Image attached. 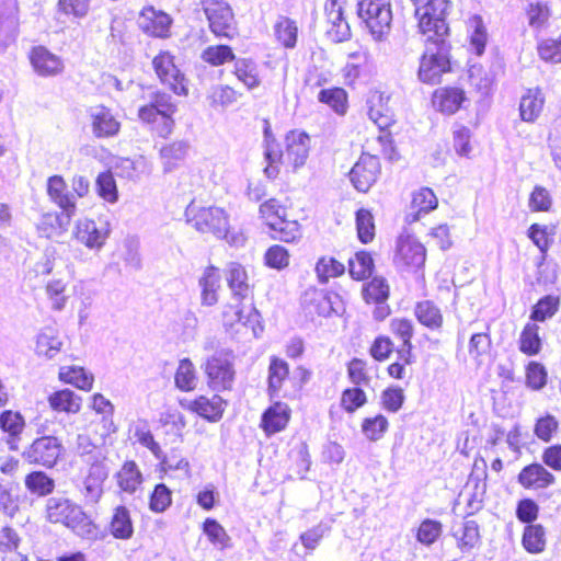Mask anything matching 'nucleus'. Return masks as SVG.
Here are the masks:
<instances>
[{"instance_id": "f257e3e1", "label": "nucleus", "mask_w": 561, "mask_h": 561, "mask_svg": "<svg viewBox=\"0 0 561 561\" xmlns=\"http://www.w3.org/2000/svg\"><path fill=\"white\" fill-rule=\"evenodd\" d=\"M420 34L425 37L424 51L420 57L419 79L426 84H437L443 75L453 70L451 45L448 41L447 16L451 9L450 0H410Z\"/></svg>"}, {"instance_id": "f03ea898", "label": "nucleus", "mask_w": 561, "mask_h": 561, "mask_svg": "<svg viewBox=\"0 0 561 561\" xmlns=\"http://www.w3.org/2000/svg\"><path fill=\"white\" fill-rule=\"evenodd\" d=\"M225 279L236 304H226L220 312V321L226 331L238 332L240 328L251 329L256 334L261 327V313L254 304V284L243 264L230 262L225 271Z\"/></svg>"}, {"instance_id": "7ed1b4c3", "label": "nucleus", "mask_w": 561, "mask_h": 561, "mask_svg": "<svg viewBox=\"0 0 561 561\" xmlns=\"http://www.w3.org/2000/svg\"><path fill=\"white\" fill-rule=\"evenodd\" d=\"M176 112L178 103L171 94L156 90L150 101L138 107L137 117L141 124L148 126L153 138L168 139L175 127Z\"/></svg>"}, {"instance_id": "20e7f679", "label": "nucleus", "mask_w": 561, "mask_h": 561, "mask_svg": "<svg viewBox=\"0 0 561 561\" xmlns=\"http://www.w3.org/2000/svg\"><path fill=\"white\" fill-rule=\"evenodd\" d=\"M310 138L308 134L300 130H290L284 139V147L266 152L267 164L264 172L268 179H276L279 174V167L286 165L291 170L302 167L309 154Z\"/></svg>"}, {"instance_id": "39448f33", "label": "nucleus", "mask_w": 561, "mask_h": 561, "mask_svg": "<svg viewBox=\"0 0 561 561\" xmlns=\"http://www.w3.org/2000/svg\"><path fill=\"white\" fill-rule=\"evenodd\" d=\"M185 218L186 222L201 233L211 234L228 242L237 240L230 215L222 207L201 206L191 202L186 206Z\"/></svg>"}, {"instance_id": "423d86ee", "label": "nucleus", "mask_w": 561, "mask_h": 561, "mask_svg": "<svg viewBox=\"0 0 561 561\" xmlns=\"http://www.w3.org/2000/svg\"><path fill=\"white\" fill-rule=\"evenodd\" d=\"M368 116L379 129L378 140L392 147L394 137L399 136L403 126L398 121L390 104V95L382 91H370L367 98Z\"/></svg>"}, {"instance_id": "0eeeda50", "label": "nucleus", "mask_w": 561, "mask_h": 561, "mask_svg": "<svg viewBox=\"0 0 561 561\" xmlns=\"http://www.w3.org/2000/svg\"><path fill=\"white\" fill-rule=\"evenodd\" d=\"M296 371L299 375L298 380L290 376L289 364L285 359L278 356H271L267 368L268 397L271 399L277 397L289 398L290 390L293 392L300 391L302 386L310 379L311 371L304 366H298Z\"/></svg>"}, {"instance_id": "6e6552de", "label": "nucleus", "mask_w": 561, "mask_h": 561, "mask_svg": "<svg viewBox=\"0 0 561 561\" xmlns=\"http://www.w3.org/2000/svg\"><path fill=\"white\" fill-rule=\"evenodd\" d=\"M203 373L209 390L217 393L231 392L237 380L233 352L219 351L208 356L203 364Z\"/></svg>"}, {"instance_id": "1a4fd4ad", "label": "nucleus", "mask_w": 561, "mask_h": 561, "mask_svg": "<svg viewBox=\"0 0 561 561\" xmlns=\"http://www.w3.org/2000/svg\"><path fill=\"white\" fill-rule=\"evenodd\" d=\"M152 70L159 82L176 96L188 95V80L176 62V56L168 50H159L151 60Z\"/></svg>"}, {"instance_id": "9d476101", "label": "nucleus", "mask_w": 561, "mask_h": 561, "mask_svg": "<svg viewBox=\"0 0 561 561\" xmlns=\"http://www.w3.org/2000/svg\"><path fill=\"white\" fill-rule=\"evenodd\" d=\"M45 518L51 524H60L73 531L85 530L91 525L83 508L66 497H49L45 504Z\"/></svg>"}, {"instance_id": "9b49d317", "label": "nucleus", "mask_w": 561, "mask_h": 561, "mask_svg": "<svg viewBox=\"0 0 561 561\" xmlns=\"http://www.w3.org/2000/svg\"><path fill=\"white\" fill-rule=\"evenodd\" d=\"M392 260L399 268L416 272L425 265L426 248L413 233L403 231L397 237Z\"/></svg>"}, {"instance_id": "f8f14e48", "label": "nucleus", "mask_w": 561, "mask_h": 561, "mask_svg": "<svg viewBox=\"0 0 561 561\" xmlns=\"http://www.w3.org/2000/svg\"><path fill=\"white\" fill-rule=\"evenodd\" d=\"M357 15L375 38L390 31L392 12L389 0H358Z\"/></svg>"}, {"instance_id": "ddd939ff", "label": "nucleus", "mask_w": 561, "mask_h": 561, "mask_svg": "<svg viewBox=\"0 0 561 561\" xmlns=\"http://www.w3.org/2000/svg\"><path fill=\"white\" fill-rule=\"evenodd\" d=\"M203 10L210 32L218 38L232 39L238 34L237 22L230 4L224 0H205Z\"/></svg>"}, {"instance_id": "4468645a", "label": "nucleus", "mask_w": 561, "mask_h": 561, "mask_svg": "<svg viewBox=\"0 0 561 561\" xmlns=\"http://www.w3.org/2000/svg\"><path fill=\"white\" fill-rule=\"evenodd\" d=\"M62 455L61 442L53 435L35 438L22 453L23 459L33 466L51 469Z\"/></svg>"}, {"instance_id": "2eb2a0df", "label": "nucleus", "mask_w": 561, "mask_h": 561, "mask_svg": "<svg viewBox=\"0 0 561 561\" xmlns=\"http://www.w3.org/2000/svg\"><path fill=\"white\" fill-rule=\"evenodd\" d=\"M137 27L150 38L167 39L171 36L172 16L152 4L144 5L137 16Z\"/></svg>"}, {"instance_id": "dca6fc26", "label": "nucleus", "mask_w": 561, "mask_h": 561, "mask_svg": "<svg viewBox=\"0 0 561 561\" xmlns=\"http://www.w3.org/2000/svg\"><path fill=\"white\" fill-rule=\"evenodd\" d=\"M183 409L203 419L208 423H218L222 420L228 408V401L219 393L211 396L197 394L191 400H180Z\"/></svg>"}, {"instance_id": "f3484780", "label": "nucleus", "mask_w": 561, "mask_h": 561, "mask_svg": "<svg viewBox=\"0 0 561 561\" xmlns=\"http://www.w3.org/2000/svg\"><path fill=\"white\" fill-rule=\"evenodd\" d=\"M301 306L310 318L330 317L343 310V304L335 293H329L316 287L306 289L301 296Z\"/></svg>"}, {"instance_id": "a211bd4d", "label": "nucleus", "mask_w": 561, "mask_h": 561, "mask_svg": "<svg viewBox=\"0 0 561 561\" xmlns=\"http://www.w3.org/2000/svg\"><path fill=\"white\" fill-rule=\"evenodd\" d=\"M362 296L367 305H376L373 312L375 320L383 321L390 316L391 308L386 304L390 297V286L383 277H374L365 283Z\"/></svg>"}, {"instance_id": "6ab92c4d", "label": "nucleus", "mask_w": 561, "mask_h": 561, "mask_svg": "<svg viewBox=\"0 0 561 561\" xmlns=\"http://www.w3.org/2000/svg\"><path fill=\"white\" fill-rule=\"evenodd\" d=\"M556 482V476L542 462L528 463L517 474V483L528 491L545 490Z\"/></svg>"}, {"instance_id": "aec40b11", "label": "nucleus", "mask_w": 561, "mask_h": 561, "mask_svg": "<svg viewBox=\"0 0 561 561\" xmlns=\"http://www.w3.org/2000/svg\"><path fill=\"white\" fill-rule=\"evenodd\" d=\"M26 428V420L20 411L3 410L0 412V431L4 435V442L12 451L20 449L23 434Z\"/></svg>"}, {"instance_id": "412c9836", "label": "nucleus", "mask_w": 561, "mask_h": 561, "mask_svg": "<svg viewBox=\"0 0 561 561\" xmlns=\"http://www.w3.org/2000/svg\"><path fill=\"white\" fill-rule=\"evenodd\" d=\"M28 60L39 77H56L65 69L62 59L43 45L31 48Z\"/></svg>"}, {"instance_id": "4be33fe9", "label": "nucleus", "mask_w": 561, "mask_h": 561, "mask_svg": "<svg viewBox=\"0 0 561 561\" xmlns=\"http://www.w3.org/2000/svg\"><path fill=\"white\" fill-rule=\"evenodd\" d=\"M380 169L377 156L363 153L353 165V186L359 192H367L376 182Z\"/></svg>"}, {"instance_id": "5701e85b", "label": "nucleus", "mask_w": 561, "mask_h": 561, "mask_svg": "<svg viewBox=\"0 0 561 561\" xmlns=\"http://www.w3.org/2000/svg\"><path fill=\"white\" fill-rule=\"evenodd\" d=\"M291 419L290 407L282 401H275L261 415L260 427L266 436L283 432Z\"/></svg>"}, {"instance_id": "b1692460", "label": "nucleus", "mask_w": 561, "mask_h": 561, "mask_svg": "<svg viewBox=\"0 0 561 561\" xmlns=\"http://www.w3.org/2000/svg\"><path fill=\"white\" fill-rule=\"evenodd\" d=\"M73 239L87 247L88 249L102 248L108 237V230L99 227L93 219L83 218L79 219L72 231Z\"/></svg>"}, {"instance_id": "393cba45", "label": "nucleus", "mask_w": 561, "mask_h": 561, "mask_svg": "<svg viewBox=\"0 0 561 561\" xmlns=\"http://www.w3.org/2000/svg\"><path fill=\"white\" fill-rule=\"evenodd\" d=\"M201 304L206 307H214L218 304L221 291V271L214 264L207 265L199 278Z\"/></svg>"}, {"instance_id": "a878e982", "label": "nucleus", "mask_w": 561, "mask_h": 561, "mask_svg": "<svg viewBox=\"0 0 561 561\" xmlns=\"http://www.w3.org/2000/svg\"><path fill=\"white\" fill-rule=\"evenodd\" d=\"M114 479L121 493L134 495L142 489L145 482L144 473L139 465L133 460H125L115 472Z\"/></svg>"}, {"instance_id": "bb28decb", "label": "nucleus", "mask_w": 561, "mask_h": 561, "mask_svg": "<svg viewBox=\"0 0 561 561\" xmlns=\"http://www.w3.org/2000/svg\"><path fill=\"white\" fill-rule=\"evenodd\" d=\"M438 197L435 192L427 186H422L411 193L410 209L405 222L414 224L422 217L434 211L438 207Z\"/></svg>"}, {"instance_id": "cd10ccee", "label": "nucleus", "mask_w": 561, "mask_h": 561, "mask_svg": "<svg viewBox=\"0 0 561 561\" xmlns=\"http://www.w3.org/2000/svg\"><path fill=\"white\" fill-rule=\"evenodd\" d=\"M467 101L466 92L459 87H440L432 94V104L440 113L451 115L457 113Z\"/></svg>"}, {"instance_id": "c85d7f7f", "label": "nucleus", "mask_w": 561, "mask_h": 561, "mask_svg": "<svg viewBox=\"0 0 561 561\" xmlns=\"http://www.w3.org/2000/svg\"><path fill=\"white\" fill-rule=\"evenodd\" d=\"M92 133L96 138H111L121 130V122L105 105L95 106L90 113Z\"/></svg>"}, {"instance_id": "c756f323", "label": "nucleus", "mask_w": 561, "mask_h": 561, "mask_svg": "<svg viewBox=\"0 0 561 561\" xmlns=\"http://www.w3.org/2000/svg\"><path fill=\"white\" fill-rule=\"evenodd\" d=\"M46 400L54 413L65 415L78 414L83 403L82 398L69 388L54 390L47 396Z\"/></svg>"}, {"instance_id": "7c9ffc66", "label": "nucleus", "mask_w": 561, "mask_h": 561, "mask_svg": "<svg viewBox=\"0 0 561 561\" xmlns=\"http://www.w3.org/2000/svg\"><path fill=\"white\" fill-rule=\"evenodd\" d=\"M413 314L416 321L432 332H442L445 317L442 309L431 299L415 302Z\"/></svg>"}, {"instance_id": "2f4dec72", "label": "nucleus", "mask_w": 561, "mask_h": 561, "mask_svg": "<svg viewBox=\"0 0 561 561\" xmlns=\"http://www.w3.org/2000/svg\"><path fill=\"white\" fill-rule=\"evenodd\" d=\"M451 537L462 556L471 554L481 545L479 524L472 519L463 520L457 529L453 530Z\"/></svg>"}, {"instance_id": "473e14b6", "label": "nucleus", "mask_w": 561, "mask_h": 561, "mask_svg": "<svg viewBox=\"0 0 561 561\" xmlns=\"http://www.w3.org/2000/svg\"><path fill=\"white\" fill-rule=\"evenodd\" d=\"M46 192L49 199L61 210L68 211L69 215L76 214V201L68 192L67 182L61 175L55 174L47 179Z\"/></svg>"}, {"instance_id": "72a5a7b5", "label": "nucleus", "mask_w": 561, "mask_h": 561, "mask_svg": "<svg viewBox=\"0 0 561 561\" xmlns=\"http://www.w3.org/2000/svg\"><path fill=\"white\" fill-rule=\"evenodd\" d=\"M107 531L114 539L118 540H129L134 536V522L126 505L119 504L113 508Z\"/></svg>"}, {"instance_id": "f704fd0d", "label": "nucleus", "mask_w": 561, "mask_h": 561, "mask_svg": "<svg viewBox=\"0 0 561 561\" xmlns=\"http://www.w3.org/2000/svg\"><path fill=\"white\" fill-rule=\"evenodd\" d=\"M346 2L347 0H328L325 7L332 24L328 33L336 43L347 41L351 34L348 22L343 16V4Z\"/></svg>"}, {"instance_id": "c9c22d12", "label": "nucleus", "mask_w": 561, "mask_h": 561, "mask_svg": "<svg viewBox=\"0 0 561 561\" xmlns=\"http://www.w3.org/2000/svg\"><path fill=\"white\" fill-rule=\"evenodd\" d=\"M518 351L528 357L537 356L543 348V339L538 323L528 320L522 328L518 340Z\"/></svg>"}, {"instance_id": "e433bc0d", "label": "nucleus", "mask_w": 561, "mask_h": 561, "mask_svg": "<svg viewBox=\"0 0 561 561\" xmlns=\"http://www.w3.org/2000/svg\"><path fill=\"white\" fill-rule=\"evenodd\" d=\"M271 238L285 243H295L302 238V228L297 219L290 217L289 211L267 226Z\"/></svg>"}, {"instance_id": "4c0bfd02", "label": "nucleus", "mask_w": 561, "mask_h": 561, "mask_svg": "<svg viewBox=\"0 0 561 561\" xmlns=\"http://www.w3.org/2000/svg\"><path fill=\"white\" fill-rule=\"evenodd\" d=\"M231 73L249 91L257 89L262 83L259 66L250 57L237 58Z\"/></svg>"}, {"instance_id": "58836bf2", "label": "nucleus", "mask_w": 561, "mask_h": 561, "mask_svg": "<svg viewBox=\"0 0 561 561\" xmlns=\"http://www.w3.org/2000/svg\"><path fill=\"white\" fill-rule=\"evenodd\" d=\"M58 380L81 391L90 392L93 389L94 375L83 366L68 365L59 368Z\"/></svg>"}, {"instance_id": "ea45409f", "label": "nucleus", "mask_w": 561, "mask_h": 561, "mask_svg": "<svg viewBox=\"0 0 561 561\" xmlns=\"http://www.w3.org/2000/svg\"><path fill=\"white\" fill-rule=\"evenodd\" d=\"M75 215L68 211H48L42 215L36 229L41 237L53 238L64 233L71 222Z\"/></svg>"}, {"instance_id": "a19ab883", "label": "nucleus", "mask_w": 561, "mask_h": 561, "mask_svg": "<svg viewBox=\"0 0 561 561\" xmlns=\"http://www.w3.org/2000/svg\"><path fill=\"white\" fill-rule=\"evenodd\" d=\"M187 156L188 145L184 140L164 144L159 149V158L165 172H171L183 165Z\"/></svg>"}, {"instance_id": "79ce46f5", "label": "nucleus", "mask_w": 561, "mask_h": 561, "mask_svg": "<svg viewBox=\"0 0 561 561\" xmlns=\"http://www.w3.org/2000/svg\"><path fill=\"white\" fill-rule=\"evenodd\" d=\"M277 45L284 49H294L298 43L299 27L296 20L279 15L273 25Z\"/></svg>"}, {"instance_id": "37998d69", "label": "nucleus", "mask_w": 561, "mask_h": 561, "mask_svg": "<svg viewBox=\"0 0 561 561\" xmlns=\"http://www.w3.org/2000/svg\"><path fill=\"white\" fill-rule=\"evenodd\" d=\"M154 458L158 460V471L163 474L178 470L187 472L191 468L188 459L183 455L179 446H173L167 451L161 447L159 456H154Z\"/></svg>"}, {"instance_id": "c03bdc74", "label": "nucleus", "mask_w": 561, "mask_h": 561, "mask_svg": "<svg viewBox=\"0 0 561 561\" xmlns=\"http://www.w3.org/2000/svg\"><path fill=\"white\" fill-rule=\"evenodd\" d=\"M561 297L548 294L540 297L530 309L529 320L536 323H545L551 320L560 310Z\"/></svg>"}, {"instance_id": "a18cd8bd", "label": "nucleus", "mask_w": 561, "mask_h": 561, "mask_svg": "<svg viewBox=\"0 0 561 561\" xmlns=\"http://www.w3.org/2000/svg\"><path fill=\"white\" fill-rule=\"evenodd\" d=\"M524 14L528 25L535 31H541L549 25L552 9L547 1L531 0L524 8Z\"/></svg>"}, {"instance_id": "49530a36", "label": "nucleus", "mask_w": 561, "mask_h": 561, "mask_svg": "<svg viewBox=\"0 0 561 561\" xmlns=\"http://www.w3.org/2000/svg\"><path fill=\"white\" fill-rule=\"evenodd\" d=\"M198 375L194 363L188 358L179 360L174 373V386L181 392H194L197 389Z\"/></svg>"}, {"instance_id": "de8ad7c7", "label": "nucleus", "mask_w": 561, "mask_h": 561, "mask_svg": "<svg viewBox=\"0 0 561 561\" xmlns=\"http://www.w3.org/2000/svg\"><path fill=\"white\" fill-rule=\"evenodd\" d=\"M237 58L234 49L228 44L209 45L201 54L202 61L214 68L233 64Z\"/></svg>"}, {"instance_id": "09e8293b", "label": "nucleus", "mask_w": 561, "mask_h": 561, "mask_svg": "<svg viewBox=\"0 0 561 561\" xmlns=\"http://www.w3.org/2000/svg\"><path fill=\"white\" fill-rule=\"evenodd\" d=\"M242 93L230 84H217L207 94V102L214 110H224L237 103Z\"/></svg>"}, {"instance_id": "8fccbe9b", "label": "nucleus", "mask_w": 561, "mask_h": 561, "mask_svg": "<svg viewBox=\"0 0 561 561\" xmlns=\"http://www.w3.org/2000/svg\"><path fill=\"white\" fill-rule=\"evenodd\" d=\"M559 432L560 421L556 415L547 412L535 420L533 433L538 440L548 444L558 436Z\"/></svg>"}, {"instance_id": "3c124183", "label": "nucleus", "mask_w": 561, "mask_h": 561, "mask_svg": "<svg viewBox=\"0 0 561 561\" xmlns=\"http://www.w3.org/2000/svg\"><path fill=\"white\" fill-rule=\"evenodd\" d=\"M26 490L36 496L43 497L51 494L55 490V481L46 472L35 470L24 478Z\"/></svg>"}, {"instance_id": "603ef678", "label": "nucleus", "mask_w": 561, "mask_h": 561, "mask_svg": "<svg viewBox=\"0 0 561 561\" xmlns=\"http://www.w3.org/2000/svg\"><path fill=\"white\" fill-rule=\"evenodd\" d=\"M159 424L163 428L172 431L173 443L180 445L184 440L183 431L186 427V419L182 412L175 408H169L160 414Z\"/></svg>"}, {"instance_id": "864d4df0", "label": "nucleus", "mask_w": 561, "mask_h": 561, "mask_svg": "<svg viewBox=\"0 0 561 561\" xmlns=\"http://www.w3.org/2000/svg\"><path fill=\"white\" fill-rule=\"evenodd\" d=\"M173 503V492L163 482L153 485L148 495V507L152 513L161 514L167 512Z\"/></svg>"}, {"instance_id": "5fc2aeb1", "label": "nucleus", "mask_w": 561, "mask_h": 561, "mask_svg": "<svg viewBox=\"0 0 561 561\" xmlns=\"http://www.w3.org/2000/svg\"><path fill=\"white\" fill-rule=\"evenodd\" d=\"M392 335L401 342V350L413 351L414 323L407 317H394L389 322Z\"/></svg>"}, {"instance_id": "6e6d98bb", "label": "nucleus", "mask_w": 561, "mask_h": 561, "mask_svg": "<svg viewBox=\"0 0 561 561\" xmlns=\"http://www.w3.org/2000/svg\"><path fill=\"white\" fill-rule=\"evenodd\" d=\"M522 545L529 553H540L546 548V531L540 524L527 525L522 536Z\"/></svg>"}, {"instance_id": "4d7b16f0", "label": "nucleus", "mask_w": 561, "mask_h": 561, "mask_svg": "<svg viewBox=\"0 0 561 561\" xmlns=\"http://www.w3.org/2000/svg\"><path fill=\"white\" fill-rule=\"evenodd\" d=\"M318 100L340 115H344L347 112L348 95L343 88L322 89L318 94Z\"/></svg>"}, {"instance_id": "13d9d810", "label": "nucleus", "mask_w": 561, "mask_h": 561, "mask_svg": "<svg viewBox=\"0 0 561 561\" xmlns=\"http://www.w3.org/2000/svg\"><path fill=\"white\" fill-rule=\"evenodd\" d=\"M545 100L538 91L528 90L519 103L520 117L525 122H535L540 115Z\"/></svg>"}, {"instance_id": "bf43d9fd", "label": "nucleus", "mask_w": 561, "mask_h": 561, "mask_svg": "<svg viewBox=\"0 0 561 561\" xmlns=\"http://www.w3.org/2000/svg\"><path fill=\"white\" fill-rule=\"evenodd\" d=\"M290 209L291 203H289L288 199H286V202L283 203L276 197H271L264 201L259 206V215L262 221L267 227L268 225L274 222L275 219H279L283 216H285Z\"/></svg>"}, {"instance_id": "052dcab7", "label": "nucleus", "mask_w": 561, "mask_h": 561, "mask_svg": "<svg viewBox=\"0 0 561 561\" xmlns=\"http://www.w3.org/2000/svg\"><path fill=\"white\" fill-rule=\"evenodd\" d=\"M443 534V524L439 520L424 518L415 529V539L422 546L434 545Z\"/></svg>"}, {"instance_id": "680f3d73", "label": "nucleus", "mask_w": 561, "mask_h": 561, "mask_svg": "<svg viewBox=\"0 0 561 561\" xmlns=\"http://www.w3.org/2000/svg\"><path fill=\"white\" fill-rule=\"evenodd\" d=\"M318 280L322 284L328 283L331 278H336L345 273V265L333 256H321L314 266Z\"/></svg>"}, {"instance_id": "e2e57ef3", "label": "nucleus", "mask_w": 561, "mask_h": 561, "mask_svg": "<svg viewBox=\"0 0 561 561\" xmlns=\"http://www.w3.org/2000/svg\"><path fill=\"white\" fill-rule=\"evenodd\" d=\"M492 350L491 327L485 324L481 332L473 333L468 343V353L474 359H480L490 354Z\"/></svg>"}, {"instance_id": "0e129e2a", "label": "nucleus", "mask_w": 561, "mask_h": 561, "mask_svg": "<svg viewBox=\"0 0 561 561\" xmlns=\"http://www.w3.org/2000/svg\"><path fill=\"white\" fill-rule=\"evenodd\" d=\"M355 221L357 239L363 244L371 243L376 237L375 218L371 211L364 208L358 209Z\"/></svg>"}, {"instance_id": "69168bd1", "label": "nucleus", "mask_w": 561, "mask_h": 561, "mask_svg": "<svg viewBox=\"0 0 561 561\" xmlns=\"http://www.w3.org/2000/svg\"><path fill=\"white\" fill-rule=\"evenodd\" d=\"M539 58L548 64H561V33L558 37H546L537 42Z\"/></svg>"}, {"instance_id": "338daca9", "label": "nucleus", "mask_w": 561, "mask_h": 561, "mask_svg": "<svg viewBox=\"0 0 561 561\" xmlns=\"http://www.w3.org/2000/svg\"><path fill=\"white\" fill-rule=\"evenodd\" d=\"M389 428V422L382 414L365 417L360 424L362 433L370 442L381 439Z\"/></svg>"}, {"instance_id": "774afa93", "label": "nucleus", "mask_w": 561, "mask_h": 561, "mask_svg": "<svg viewBox=\"0 0 561 561\" xmlns=\"http://www.w3.org/2000/svg\"><path fill=\"white\" fill-rule=\"evenodd\" d=\"M548 382V371L546 366L538 360H530L525 366V383L534 390L539 391Z\"/></svg>"}]
</instances>
